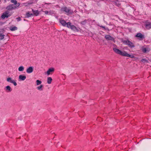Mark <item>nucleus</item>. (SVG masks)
Instances as JSON below:
<instances>
[{
    "label": "nucleus",
    "mask_w": 151,
    "mask_h": 151,
    "mask_svg": "<svg viewBox=\"0 0 151 151\" xmlns=\"http://www.w3.org/2000/svg\"><path fill=\"white\" fill-rule=\"evenodd\" d=\"M10 1L13 4H10L6 6V9L8 11H11L14 9H15L19 7L20 5V3L17 2L16 0H10Z\"/></svg>",
    "instance_id": "obj_1"
},
{
    "label": "nucleus",
    "mask_w": 151,
    "mask_h": 151,
    "mask_svg": "<svg viewBox=\"0 0 151 151\" xmlns=\"http://www.w3.org/2000/svg\"><path fill=\"white\" fill-rule=\"evenodd\" d=\"M113 50L116 53L121 55L129 57L131 58H134V56L133 55L129 54L125 51H122L115 48H113Z\"/></svg>",
    "instance_id": "obj_2"
},
{
    "label": "nucleus",
    "mask_w": 151,
    "mask_h": 151,
    "mask_svg": "<svg viewBox=\"0 0 151 151\" xmlns=\"http://www.w3.org/2000/svg\"><path fill=\"white\" fill-rule=\"evenodd\" d=\"M122 42L124 44L127 45L130 48H133L135 47L134 44L132 42L129 41L128 40H122Z\"/></svg>",
    "instance_id": "obj_3"
},
{
    "label": "nucleus",
    "mask_w": 151,
    "mask_h": 151,
    "mask_svg": "<svg viewBox=\"0 0 151 151\" xmlns=\"http://www.w3.org/2000/svg\"><path fill=\"white\" fill-rule=\"evenodd\" d=\"M60 23L64 27H69V26L70 25V22H68L66 23L65 20L63 19H61L60 20Z\"/></svg>",
    "instance_id": "obj_4"
},
{
    "label": "nucleus",
    "mask_w": 151,
    "mask_h": 151,
    "mask_svg": "<svg viewBox=\"0 0 151 151\" xmlns=\"http://www.w3.org/2000/svg\"><path fill=\"white\" fill-rule=\"evenodd\" d=\"M68 28H70L73 31L75 32H78L79 31V30L77 29L76 27L74 25H71V23L70 22V25L69 26Z\"/></svg>",
    "instance_id": "obj_5"
},
{
    "label": "nucleus",
    "mask_w": 151,
    "mask_h": 151,
    "mask_svg": "<svg viewBox=\"0 0 151 151\" xmlns=\"http://www.w3.org/2000/svg\"><path fill=\"white\" fill-rule=\"evenodd\" d=\"M7 81L9 82H10L13 84L14 86H17V84L14 80L12 79L10 77L7 78Z\"/></svg>",
    "instance_id": "obj_6"
},
{
    "label": "nucleus",
    "mask_w": 151,
    "mask_h": 151,
    "mask_svg": "<svg viewBox=\"0 0 151 151\" xmlns=\"http://www.w3.org/2000/svg\"><path fill=\"white\" fill-rule=\"evenodd\" d=\"M9 12L8 11H6L1 16V17L3 19H4L5 18H8L9 16Z\"/></svg>",
    "instance_id": "obj_7"
},
{
    "label": "nucleus",
    "mask_w": 151,
    "mask_h": 151,
    "mask_svg": "<svg viewBox=\"0 0 151 151\" xmlns=\"http://www.w3.org/2000/svg\"><path fill=\"white\" fill-rule=\"evenodd\" d=\"M105 37V39L108 40H114V38L113 37H112L111 36L109 35H106Z\"/></svg>",
    "instance_id": "obj_8"
},
{
    "label": "nucleus",
    "mask_w": 151,
    "mask_h": 151,
    "mask_svg": "<svg viewBox=\"0 0 151 151\" xmlns=\"http://www.w3.org/2000/svg\"><path fill=\"white\" fill-rule=\"evenodd\" d=\"M146 28L147 29H149L151 28V22H147L145 24Z\"/></svg>",
    "instance_id": "obj_9"
},
{
    "label": "nucleus",
    "mask_w": 151,
    "mask_h": 151,
    "mask_svg": "<svg viewBox=\"0 0 151 151\" xmlns=\"http://www.w3.org/2000/svg\"><path fill=\"white\" fill-rule=\"evenodd\" d=\"M5 91L7 92H10L12 91V89L9 86H6L5 88Z\"/></svg>",
    "instance_id": "obj_10"
},
{
    "label": "nucleus",
    "mask_w": 151,
    "mask_h": 151,
    "mask_svg": "<svg viewBox=\"0 0 151 151\" xmlns=\"http://www.w3.org/2000/svg\"><path fill=\"white\" fill-rule=\"evenodd\" d=\"M33 70V68L32 67H30L27 69L26 72L28 73H32Z\"/></svg>",
    "instance_id": "obj_11"
},
{
    "label": "nucleus",
    "mask_w": 151,
    "mask_h": 151,
    "mask_svg": "<svg viewBox=\"0 0 151 151\" xmlns=\"http://www.w3.org/2000/svg\"><path fill=\"white\" fill-rule=\"evenodd\" d=\"M26 76L20 75L19 76V79L20 81H24L26 79Z\"/></svg>",
    "instance_id": "obj_12"
},
{
    "label": "nucleus",
    "mask_w": 151,
    "mask_h": 151,
    "mask_svg": "<svg viewBox=\"0 0 151 151\" xmlns=\"http://www.w3.org/2000/svg\"><path fill=\"white\" fill-rule=\"evenodd\" d=\"M54 71V69L53 68H50L47 71V73L48 75H49L51 72H53Z\"/></svg>",
    "instance_id": "obj_13"
},
{
    "label": "nucleus",
    "mask_w": 151,
    "mask_h": 151,
    "mask_svg": "<svg viewBox=\"0 0 151 151\" xmlns=\"http://www.w3.org/2000/svg\"><path fill=\"white\" fill-rule=\"evenodd\" d=\"M135 37L141 39H142L144 38V36L140 33H137Z\"/></svg>",
    "instance_id": "obj_14"
},
{
    "label": "nucleus",
    "mask_w": 151,
    "mask_h": 151,
    "mask_svg": "<svg viewBox=\"0 0 151 151\" xmlns=\"http://www.w3.org/2000/svg\"><path fill=\"white\" fill-rule=\"evenodd\" d=\"M61 10L62 11L65 12L67 13H69L70 11L69 9L66 7H64L62 8Z\"/></svg>",
    "instance_id": "obj_15"
},
{
    "label": "nucleus",
    "mask_w": 151,
    "mask_h": 151,
    "mask_svg": "<svg viewBox=\"0 0 151 151\" xmlns=\"http://www.w3.org/2000/svg\"><path fill=\"white\" fill-rule=\"evenodd\" d=\"M32 11L34 15H35L36 16H37L39 15V12L37 10H34L33 9H32Z\"/></svg>",
    "instance_id": "obj_16"
},
{
    "label": "nucleus",
    "mask_w": 151,
    "mask_h": 151,
    "mask_svg": "<svg viewBox=\"0 0 151 151\" xmlns=\"http://www.w3.org/2000/svg\"><path fill=\"white\" fill-rule=\"evenodd\" d=\"M33 15V14L32 13H30L29 12H28L26 13L25 17L27 18H28L31 17Z\"/></svg>",
    "instance_id": "obj_17"
},
{
    "label": "nucleus",
    "mask_w": 151,
    "mask_h": 151,
    "mask_svg": "<svg viewBox=\"0 0 151 151\" xmlns=\"http://www.w3.org/2000/svg\"><path fill=\"white\" fill-rule=\"evenodd\" d=\"M148 49L146 48L142 47V50L143 52L144 53H146L147 51L149 52V50H148Z\"/></svg>",
    "instance_id": "obj_18"
},
{
    "label": "nucleus",
    "mask_w": 151,
    "mask_h": 151,
    "mask_svg": "<svg viewBox=\"0 0 151 151\" xmlns=\"http://www.w3.org/2000/svg\"><path fill=\"white\" fill-rule=\"evenodd\" d=\"M52 81V78L50 77H49L47 78V83L49 84H50L51 83Z\"/></svg>",
    "instance_id": "obj_19"
},
{
    "label": "nucleus",
    "mask_w": 151,
    "mask_h": 151,
    "mask_svg": "<svg viewBox=\"0 0 151 151\" xmlns=\"http://www.w3.org/2000/svg\"><path fill=\"white\" fill-rule=\"evenodd\" d=\"M17 27L14 26L13 27H10V30L12 31H14L17 30Z\"/></svg>",
    "instance_id": "obj_20"
},
{
    "label": "nucleus",
    "mask_w": 151,
    "mask_h": 151,
    "mask_svg": "<svg viewBox=\"0 0 151 151\" xmlns=\"http://www.w3.org/2000/svg\"><path fill=\"white\" fill-rule=\"evenodd\" d=\"M43 85H41L40 86H38L37 87V88L40 91H42V88L43 87Z\"/></svg>",
    "instance_id": "obj_21"
},
{
    "label": "nucleus",
    "mask_w": 151,
    "mask_h": 151,
    "mask_svg": "<svg viewBox=\"0 0 151 151\" xmlns=\"http://www.w3.org/2000/svg\"><path fill=\"white\" fill-rule=\"evenodd\" d=\"M24 68L23 66H20L18 68L19 71H23L24 70Z\"/></svg>",
    "instance_id": "obj_22"
},
{
    "label": "nucleus",
    "mask_w": 151,
    "mask_h": 151,
    "mask_svg": "<svg viewBox=\"0 0 151 151\" xmlns=\"http://www.w3.org/2000/svg\"><path fill=\"white\" fill-rule=\"evenodd\" d=\"M5 35H3L1 34H0V40H1L3 39L4 38V37Z\"/></svg>",
    "instance_id": "obj_23"
},
{
    "label": "nucleus",
    "mask_w": 151,
    "mask_h": 151,
    "mask_svg": "<svg viewBox=\"0 0 151 151\" xmlns=\"http://www.w3.org/2000/svg\"><path fill=\"white\" fill-rule=\"evenodd\" d=\"M42 83V82L41 81L39 80H37L36 81V85H38Z\"/></svg>",
    "instance_id": "obj_24"
},
{
    "label": "nucleus",
    "mask_w": 151,
    "mask_h": 151,
    "mask_svg": "<svg viewBox=\"0 0 151 151\" xmlns=\"http://www.w3.org/2000/svg\"><path fill=\"white\" fill-rule=\"evenodd\" d=\"M16 19L18 21H20L21 20V19L20 17H18L16 18Z\"/></svg>",
    "instance_id": "obj_25"
},
{
    "label": "nucleus",
    "mask_w": 151,
    "mask_h": 151,
    "mask_svg": "<svg viewBox=\"0 0 151 151\" xmlns=\"http://www.w3.org/2000/svg\"><path fill=\"white\" fill-rule=\"evenodd\" d=\"M44 12L46 14H48L49 13V12L48 11H46Z\"/></svg>",
    "instance_id": "obj_26"
},
{
    "label": "nucleus",
    "mask_w": 151,
    "mask_h": 151,
    "mask_svg": "<svg viewBox=\"0 0 151 151\" xmlns=\"http://www.w3.org/2000/svg\"><path fill=\"white\" fill-rule=\"evenodd\" d=\"M145 60L144 59H142V60H141V61H143V60Z\"/></svg>",
    "instance_id": "obj_27"
},
{
    "label": "nucleus",
    "mask_w": 151,
    "mask_h": 151,
    "mask_svg": "<svg viewBox=\"0 0 151 151\" xmlns=\"http://www.w3.org/2000/svg\"><path fill=\"white\" fill-rule=\"evenodd\" d=\"M120 6V4H118V6Z\"/></svg>",
    "instance_id": "obj_28"
},
{
    "label": "nucleus",
    "mask_w": 151,
    "mask_h": 151,
    "mask_svg": "<svg viewBox=\"0 0 151 151\" xmlns=\"http://www.w3.org/2000/svg\"><path fill=\"white\" fill-rule=\"evenodd\" d=\"M102 27L103 28H105L104 27V26H102Z\"/></svg>",
    "instance_id": "obj_29"
},
{
    "label": "nucleus",
    "mask_w": 151,
    "mask_h": 151,
    "mask_svg": "<svg viewBox=\"0 0 151 151\" xmlns=\"http://www.w3.org/2000/svg\"><path fill=\"white\" fill-rule=\"evenodd\" d=\"M150 61L151 62V60H150Z\"/></svg>",
    "instance_id": "obj_30"
}]
</instances>
